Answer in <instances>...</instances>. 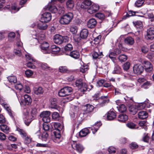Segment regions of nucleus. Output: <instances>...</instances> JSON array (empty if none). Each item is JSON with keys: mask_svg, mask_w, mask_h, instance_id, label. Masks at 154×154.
<instances>
[{"mask_svg": "<svg viewBox=\"0 0 154 154\" xmlns=\"http://www.w3.org/2000/svg\"><path fill=\"white\" fill-rule=\"evenodd\" d=\"M75 85L76 87L80 88L81 92L83 93L86 91H89L93 87V86L91 85L88 86L87 84L83 82L81 79H79L76 81Z\"/></svg>", "mask_w": 154, "mask_h": 154, "instance_id": "obj_1", "label": "nucleus"}, {"mask_svg": "<svg viewBox=\"0 0 154 154\" xmlns=\"http://www.w3.org/2000/svg\"><path fill=\"white\" fill-rule=\"evenodd\" d=\"M73 18L72 13L69 12L61 16L59 20L60 23L66 25L69 24L71 22Z\"/></svg>", "mask_w": 154, "mask_h": 154, "instance_id": "obj_2", "label": "nucleus"}, {"mask_svg": "<svg viewBox=\"0 0 154 154\" xmlns=\"http://www.w3.org/2000/svg\"><path fill=\"white\" fill-rule=\"evenodd\" d=\"M54 42L57 44H61L63 42H66L69 40V38L67 36H62L61 35L56 34L54 37Z\"/></svg>", "mask_w": 154, "mask_h": 154, "instance_id": "obj_3", "label": "nucleus"}, {"mask_svg": "<svg viewBox=\"0 0 154 154\" xmlns=\"http://www.w3.org/2000/svg\"><path fill=\"white\" fill-rule=\"evenodd\" d=\"M72 92V87L67 86L61 89L58 92V95L60 97H65L71 94Z\"/></svg>", "mask_w": 154, "mask_h": 154, "instance_id": "obj_4", "label": "nucleus"}, {"mask_svg": "<svg viewBox=\"0 0 154 154\" xmlns=\"http://www.w3.org/2000/svg\"><path fill=\"white\" fill-rule=\"evenodd\" d=\"M50 112L48 111H44L40 114V117L44 123H48L50 121Z\"/></svg>", "mask_w": 154, "mask_h": 154, "instance_id": "obj_5", "label": "nucleus"}, {"mask_svg": "<svg viewBox=\"0 0 154 154\" xmlns=\"http://www.w3.org/2000/svg\"><path fill=\"white\" fill-rule=\"evenodd\" d=\"M20 134L23 139L24 143L26 144L29 143L31 141V139L30 137L27 136L26 133L23 130L19 129L18 130Z\"/></svg>", "mask_w": 154, "mask_h": 154, "instance_id": "obj_6", "label": "nucleus"}, {"mask_svg": "<svg viewBox=\"0 0 154 154\" xmlns=\"http://www.w3.org/2000/svg\"><path fill=\"white\" fill-rule=\"evenodd\" d=\"M49 47V44L46 42H43L40 46L41 51L45 54H50Z\"/></svg>", "mask_w": 154, "mask_h": 154, "instance_id": "obj_7", "label": "nucleus"}, {"mask_svg": "<svg viewBox=\"0 0 154 154\" xmlns=\"http://www.w3.org/2000/svg\"><path fill=\"white\" fill-rule=\"evenodd\" d=\"M99 101L100 102L97 105L98 107H101L104 106L109 102V99L108 96H101L99 98Z\"/></svg>", "mask_w": 154, "mask_h": 154, "instance_id": "obj_8", "label": "nucleus"}, {"mask_svg": "<svg viewBox=\"0 0 154 154\" xmlns=\"http://www.w3.org/2000/svg\"><path fill=\"white\" fill-rule=\"evenodd\" d=\"M51 19V15L50 13L45 12L42 15L41 20L44 23H47Z\"/></svg>", "mask_w": 154, "mask_h": 154, "instance_id": "obj_9", "label": "nucleus"}, {"mask_svg": "<svg viewBox=\"0 0 154 154\" xmlns=\"http://www.w3.org/2000/svg\"><path fill=\"white\" fill-rule=\"evenodd\" d=\"M24 100L21 101L20 104L21 103L24 105H29L31 104L32 101V99L30 96L27 94H25L24 95Z\"/></svg>", "mask_w": 154, "mask_h": 154, "instance_id": "obj_10", "label": "nucleus"}, {"mask_svg": "<svg viewBox=\"0 0 154 154\" xmlns=\"http://www.w3.org/2000/svg\"><path fill=\"white\" fill-rule=\"evenodd\" d=\"M133 71L136 74H140L143 71V67L141 65L138 64L135 65L133 68Z\"/></svg>", "mask_w": 154, "mask_h": 154, "instance_id": "obj_11", "label": "nucleus"}, {"mask_svg": "<svg viewBox=\"0 0 154 154\" xmlns=\"http://www.w3.org/2000/svg\"><path fill=\"white\" fill-rule=\"evenodd\" d=\"M16 45L18 47V49H15L14 52L15 54L20 56L21 54V50L23 48L22 47L23 43L19 39H18L17 41Z\"/></svg>", "mask_w": 154, "mask_h": 154, "instance_id": "obj_12", "label": "nucleus"}, {"mask_svg": "<svg viewBox=\"0 0 154 154\" xmlns=\"http://www.w3.org/2000/svg\"><path fill=\"white\" fill-rule=\"evenodd\" d=\"M99 6L97 5L93 4L90 5L87 9V11L89 13L93 14L97 12L99 10Z\"/></svg>", "mask_w": 154, "mask_h": 154, "instance_id": "obj_13", "label": "nucleus"}, {"mask_svg": "<svg viewBox=\"0 0 154 154\" xmlns=\"http://www.w3.org/2000/svg\"><path fill=\"white\" fill-rule=\"evenodd\" d=\"M57 0H51V3L48 5V10L52 13H55L57 11V8L53 4H55Z\"/></svg>", "mask_w": 154, "mask_h": 154, "instance_id": "obj_14", "label": "nucleus"}, {"mask_svg": "<svg viewBox=\"0 0 154 154\" xmlns=\"http://www.w3.org/2000/svg\"><path fill=\"white\" fill-rule=\"evenodd\" d=\"M71 146L73 149L76 150L79 153H81L84 149V148L80 144L74 143L73 144L71 145Z\"/></svg>", "mask_w": 154, "mask_h": 154, "instance_id": "obj_15", "label": "nucleus"}, {"mask_svg": "<svg viewBox=\"0 0 154 154\" xmlns=\"http://www.w3.org/2000/svg\"><path fill=\"white\" fill-rule=\"evenodd\" d=\"M91 5V2L90 0H85L81 3L80 7L83 9H87Z\"/></svg>", "mask_w": 154, "mask_h": 154, "instance_id": "obj_16", "label": "nucleus"}, {"mask_svg": "<svg viewBox=\"0 0 154 154\" xmlns=\"http://www.w3.org/2000/svg\"><path fill=\"white\" fill-rule=\"evenodd\" d=\"M101 125L102 123L100 122H97L92 127H89L88 128L92 130V133L94 134L97 131Z\"/></svg>", "mask_w": 154, "mask_h": 154, "instance_id": "obj_17", "label": "nucleus"}, {"mask_svg": "<svg viewBox=\"0 0 154 154\" xmlns=\"http://www.w3.org/2000/svg\"><path fill=\"white\" fill-rule=\"evenodd\" d=\"M97 22L95 19L94 18L90 19L87 22V26L90 28H93L96 25Z\"/></svg>", "mask_w": 154, "mask_h": 154, "instance_id": "obj_18", "label": "nucleus"}, {"mask_svg": "<svg viewBox=\"0 0 154 154\" xmlns=\"http://www.w3.org/2000/svg\"><path fill=\"white\" fill-rule=\"evenodd\" d=\"M60 50V48L56 45H53L51 46L50 49H49L50 51V54H56L58 53Z\"/></svg>", "mask_w": 154, "mask_h": 154, "instance_id": "obj_19", "label": "nucleus"}, {"mask_svg": "<svg viewBox=\"0 0 154 154\" xmlns=\"http://www.w3.org/2000/svg\"><path fill=\"white\" fill-rule=\"evenodd\" d=\"M88 35V31L86 29H82L80 32V35L82 39H86Z\"/></svg>", "mask_w": 154, "mask_h": 154, "instance_id": "obj_20", "label": "nucleus"}, {"mask_svg": "<svg viewBox=\"0 0 154 154\" xmlns=\"http://www.w3.org/2000/svg\"><path fill=\"white\" fill-rule=\"evenodd\" d=\"M67 55H69L75 59L79 58L80 57V54L79 52L77 50H74L72 51L69 54H66Z\"/></svg>", "mask_w": 154, "mask_h": 154, "instance_id": "obj_21", "label": "nucleus"}, {"mask_svg": "<svg viewBox=\"0 0 154 154\" xmlns=\"http://www.w3.org/2000/svg\"><path fill=\"white\" fill-rule=\"evenodd\" d=\"M148 39L152 40L154 38V28H150L148 29L147 33Z\"/></svg>", "mask_w": 154, "mask_h": 154, "instance_id": "obj_22", "label": "nucleus"}, {"mask_svg": "<svg viewBox=\"0 0 154 154\" xmlns=\"http://www.w3.org/2000/svg\"><path fill=\"white\" fill-rule=\"evenodd\" d=\"M94 108V106L91 105L87 104L84 106V110L85 113H89L92 112Z\"/></svg>", "mask_w": 154, "mask_h": 154, "instance_id": "obj_23", "label": "nucleus"}, {"mask_svg": "<svg viewBox=\"0 0 154 154\" xmlns=\"http://www.w3.org/2000/svg\"><path fill=\"white\" fill-rule=\"evenodd\" d=\"M138 117L140 119H144L148 116V114L145 111H141L138 112Z\"/></svg>", "mask_w": 154, "mask_h": 154, "instance_id": "obj_24", "label": "nucleus"}, {"mask_svg": "<svg viewBox=\"0 0 154 154\" xmlns=\"http://www.w3.org/2000/svg\"><path fill=\"white\" fill-rule=\"evenodd\" d=\"M128 119V116L124 113L119 115L118 118V120L122 122H125Z\"/></svg>", "mask_w": 154, "mask_h": 154, "instance_id": "obj_25", "label": "nucleus"}, {"mask_svg": "<svg viewBox=\"0 0 154 154\" xmlns=\"http://www.w3.org/2000/svg\"><path fill=\"white\" fill-rule=\"evenodd\" d=\"M51 108L57 109L58 106L57 105V99L55 98H52L51 99Z\"/></svg>", "mask_w": 154, "mask_h": 154, "instance_id": "obj_26", "label": "nucleus"}, {"mask_svg": "<svg viewBox=\"0 0 154 154\" xmlns=\"http://www.w3.org/2000/svg\"><path fill=\"white\" fill-rule=\"evenodd\" d=\"M44 22H42L41 20L40 22L38 24L37 26L38 29L40 30H44L46 29L48 27V26L45 23H43Z\"/></svg>", "mask_w": 154, "mask_h": 154, "instance_id": "obj_27", "label": "nucleus"}, {"mask_svg": "<svg viewBox=\"0 0 154 154\" xmlns=\"http://www.w3.org/2000/svg\"><path fill=\"white\" fill-rule=\"evenodd\" d=\"M144 67L145 70L146 72H150L152 70L153 68L152 65L149 62H146L145 63Z\"/></svg>", "mask_w": 154, "mask_h": 154, "instance_id": "obj_28", "label": "nucleus"}, {"mask_svg": "<svg viewBox=\"0 0 154 154\" xmlns=\"http://www.w3.org/2000/svg\"><path fill=\"white\" fill-rule=\"evenodd\" d=\"M89 133V130L87 128L82 129L79 132V135L81 137H84Z\"/></svg>", "mask_w": 154, "mask_h": 154, "instance_id": "obj_29", "label": "nucleus"}, {"mask_svg": "<svg viewBox=\"0 0 154 154\" xmlns=\"http://www.w3.org/2000/svg\"><path fill=\"white\" fill-rule=\"evenodd\" d=\"M116 116V113L112 111H109L108 112L107 116L108 120H111L114 119Z\"/></svg>", "mask_w": 154, "mask_h": 154, "instance_id": "obj_30", "label": "nucleus"}, {"mask_svg": "<svg viewBox=\"0 0 154 154\" xmlns=\"http://www.w3.org/2000/svg\"><path fill=\"white\" fill-rule=\"evenodd\" d=\"M125 43L129 45H132L134 43L133 38L131 37H128L126 38L124 40Z\"/></svg>", "mask_w": 154, "mask_h": 154, "instance_id": "obj_31", "label": "nucleus"}, {"mask_svg": "<svg viewBox=\"0 0 154 154\" xmlns=\"http://www.w3.org/2000/svg\"><path fill=\"white\" fill-rule=\"evenodd\" d=\"M122 72V69L117 64H115L114 69L112 71L113 74H120Z\"/></svg>", "mask_w": 154, "mask_h": 154, "instance_id": "obj_32", "label": "nucleus"}, {"mask_svg": "<svg viewBox=\"0 0 154 154\" xmlns=\"http://www.w3.org/2000/svg\"><path fill=\"white\" fill-rule=\"evenodd\" d=\"M48 137V133L46 131H44L39 137V138L41 139L43 141H46Z\"/></svg>", "mask_w": 154, "mask_h": 154, "instance_id": "obj_33", "label": "nucleus"}, {"mask_svg": "<svg viewBox=\"0 0 154 154\" xmlns=\"http://www.w3.org/2000/svg\"><path fill=\"white\" fill-rule=\"evenodd\" d=\"M34 91L35 94L36 95L42 94L44 91L43 88L41 87L35 88L34 89Z\"/></svg>", "mask_w": 154, "mask_h": 154, "instance_id": "obj_34", "label": "nucleus"}, {"mask_svg": "<svg viewBox=\"0 0 154 154\" xmlns=\"http://www.w3.org/2000/svg\"><path fill=\"white\" fill-rule=\"evenodd\" d=\"M117 108L119 111L121 113H125L126 111L127 108L125 105L123 104H121L117 106Z\"/></svg>", "mask_w": 154, "mask_h": 154, "instance_id": "obj_35", "label": "nucleus"}, {"mask_svg": "<svg viewBox=\"0 0 154 154\" xmlns=\"http://www.w3.org/2000/svg\"><path fill=\"white\" fill-rule=\"evenodd\" d=\"M88 69V66L86 64L83 63V64L80 67L79 70L81 72L85 73L87 71Z\"/></svg>", "mask_w": 154, "mask_h": 154, "instance_id": "obj_36", "label": "nucleus"}, {"mask_svg": "<svg viewBox=\"0 0 154 154\" xmlns=\"http://www.w3.org/2000/svg\"><path fill=\"white\" fill-rule=\"evenodd\" d=\"M129 110L131 114L135 115L138 111L137 107L134 106H131L129 108Z\"/></svg>", "mask_w": 154, "mask_h": 154, "instance_id": "obj_37", "label": "nucleus"}, {"mask_svg": "<svg viewBox=\"0 0 154 154\" xmlns=\"http://www.w3.org/2000/svg\"><path fill=\"white\" fill-rule=\"evenodd\" d=\"M7 79L9 82L11 84H14L17 82V78L14 76H9L7 77Z\"/></svg>", "mask_w": 154, "mask_h": 154, "instance_id": "obj_38", "label": "nucleus"}, {"mask_svg": "<svg viewBox=\"0 0 154 154\" xmlns=\"http://www.w3.org/2000/svg\"><path fill=\"white\" fill-rule=\"evenodd\" d=\"M1 131L6 133H8L9 130V128L6 125L4 124L1 125L0 126Z\"/></svg>", "mask_w": 154, "mask_h": 154, "instance_id": "obj_39", "label": "nucleus"}, {"mask_svg": "<svg viewBox=\"0 0 154 154\" xmlns=\"http://www.w3.org/2000/svg\"><path fill=\"white\" fill-rule=\"evenodd\" d=\"M103 55L102 52H100L99 54L96 52H94L92 54V57L93 59H96L97 58H100L102 57Z\"/></svg>", "mask_w": 154, "mask_h": 154, "instance_id": "obj_40", "label": "nucleus"}, {"mask_svg": "<svg viewBox=\"0 0 154 154\" xmlns=\"http://www.w3.org/2000/svg\"><path fill=\"white\" fill-rule=\"evenodd\" d=\"M68 70L67 67L66 66H60L58 68V71L61 73L67 72Z\"/></svg>", "mask_w": 154, "mask_h": 154, "instance_id": "obj_41", "label": "nucleus"}, {"mask_svg": "<svg viewBox=\"0 0 154 154\" xmlns=\"http://www.w3.org/2000/svg\"><path fill=\"white\" fill-rule=\"evenodd\" d=\"M40 66L42 69L44 70H51V68L47 64L45 63H41V64Z\"/></svg>", "mask_w": 154, "mask_h": 154, "instance_id": "obj_42", "label": "nucleus"}, {"mask_svg": "<svg viewBox=\"0 0 154 154\" xmlns=\"http://www.w3.org/2000/svg\"><path fill=\"white\" fill-rule=\"evenodd\" d=\"M70 31L72 34H76L78 31L77 27L75 26H72L70 28Z\"/></svg>", "mask_w": 154, "mask_h": 154, "instance_id": "obj_43", "label": "nucleus"}, {"mask_svg": "<svg viewBox=\"0 0 154 154\" xmlns=\"http://www.w3.org/2000/svg\"><path fill=\"white\" fill-rule=\"evenodd\" d=\"M54 134L56 139H59L61 137L60 130L58 128L56 131H54Z\"/></svg>", "mask_w": 154, "mask_h": 154, "instance_id": "obj_44", "label": "nucleus"}, {"mask_svg": "<svg viewBox=\"0 0 154 154\" xmlns=\"http://www.w3.org/2000/svg\"><path fill=\"white\" fill-rule=\"evenodd\" d=\"M116 55L115 54L114 52H112L110 50L108 57L112 61H114L116 60L115 56Z\"/></svg>", "mask_w": 154, "mask_h": 154, "instance_id": "obj_45", "label": "nucleus"}, {"mask_svg": "<svg viewBox=\"0 0 154 154\" xmlns=\"http://www.w3.org/2000/svg\"><path fill=\"white\" fill-rule=\"evenodd\" d=\"M66 5L68 8H72L74 6L73 1L71 0H68L66 3Z\"/></svg>", "mask_w": 154, "mask_h": 154, "instance_id": "obj_46", "label": "nucleus"}, {"mask_svg": "<svg viewBox=\"0 0 154 154\" xmlns=\"http://www.w3.org/2000/svg\"><path fill=\"white\" fill-rule=\"evenodd\" d=\"M127 59V57L125 54L121 55L119 57V60L121 62L125 61Z\"/></svg>", "mask_w": 154, "mask_h": 154, "instance_id": "obj_47", "label": "nucleus"}, {"mask_svg": "<svg viewBox=\"0 0 154 154\" xmlns=\"http://www.w3.org/2000/svg\"><path fill=\"white\" fill-rule=\"evenodd\" d=\"M133 23L135 26L138 28H141L142 27V23L140 21H138L134 22Z\"/></svg>", "mask_w": 154, "mask_h": 154, "instance_id": "obj_48", "label": "nucleus"}, {"mask_svg": "<svg viewBox=\"0 0 154 154\" xmlns=\"http://www.w3.org/2000/svg\"><path fill=\"white\" fill-rule=\"evenodd\" d=\"M73 47L70 44H68L64 48V49L65 51H71L72 50Z\"/></svg>", "mask_w": 154, "mask_h": 154, "instance_id": "obj_49", "label": "nucleus"}, {"mask_svg": "<svg viewBox=\"0 0 154 154\" xmlns=\"http://www.w3.org/2000/svg\"><path fill=\"white\" fill-rule=\"evenodd\" d=\"M95 16L100 20H103L104 19L105 16L104 14L101 13H98L96 14Z\"/></svg>", "mask_w": 154, "mask_h": 154, "instance_id": "obj_50", "label": "nucleus"}, {"mask_svg": "<svg viewBox=\"0 0 154 154\" xmlns=\"http://www.w3.org/2000/svg\"><path fill=\"white\" fill-rule=\"evenodd\" d=\"M149 139L148 134L144 133L143 137L142 140L145 142L148 143Z\"/></svg>", "mask_w": 154, "mask_h": 154, "instance_id": "obj_51", "label": "nucleus"}, {"mask_svg": "<svg viewBox=\"0 0 154 154\" xmlns=\"http://www.w3.org/2000/svg\"><path fill=\"white\" fill-rule=\"evenodd\" d=\"M101 38V36L100 35H99L95 38L93 40V41L94 42V43L95 44H99L100 42Z\"/></svg>", "mask_w": 154, "mask_h": 154, "instance_id": "obj_52", "label": "nucleus"}, {"mask_svg": "<svg viewBox=\"0 0 154 154\" xmlns=\"http://www.w3.org/2000/svg\"><path fill=\"white\" fill-rule=\"evenodd\" d=\"M144 0H137L135 3V5L137 7H139L142 6L144 3Z\"/></svg>", "mask_w": 154, "mask_h": 154, "instance_id": "obj_53", "label": "nucleus"}, {"mask_svg": "<svg viewBox=\"0 0 154 154\" xmlns=\"http://www.w3.org/2000/svg\"><path fill=\"white\" fill-rule=\"evenodd\" d=\"M15 88L17 90H18L20 91H22L23 90V89L22 85L20 83H17L15 85Z\"/></svg>", "mask_w": 154, "mask_h": 154, "instance_id": "obj_54", "label": "nucleus"}, {"mask_svg": "<svg viewBox=\"0 0 154 154\" xmlns=\"http://www.w3.org/2000/svg\"><path fill=\"white\" fill-rule=\"evenodd\" d=\"M151 85L150 83L149 82L146 81L144 82L142 85L141 87L144 89L148 88L149 86Z\"/></svg>", "mask_w": 154, "mask_h": 154, "instance_id": "obj_55", "label": "nucleus"}, {"mask_svg": "<svg viewBox=\"0 0 154 154\" xmlns=\"http://www.w3.org/2000/svg\"><path fill=\"white\" fill-rule=\"evenodd\" d=\"M130 63L128 62L125 63L123 65L124 70L126 71L128 70L130 68Z\"/></svg>", "mask_w": 154, "mask_h": 154, "instance_id": "obj_56", "label": "nucleus"}, {"mask_svg": "<svg viewBox=\"0 0 154 154\" xmlns=\"http://www.w3.org/2000/svg\"><path fill=\"white\" fill-rule=\"evenodd\" d=\"M36 39L38 40L39 43H40L41 41L44 38V35L43 34H39L38 36H36Z\"/></svg>", "mask_w": 154, "mask_h": 154, "instance_id": "obj_57", "label": "nucleus"}, {"mask_svg": "<svg viewBox=\"0 0 154 154\" xmlns=\"http://www.w3.org/2000/svg\"><path fill=\"white\" fill-rule=\"evenodd\" d=\"M31 61L27 63V66L31 69H35V68L36 67L34 65V63L32 62Z\"/></svg>", "mask_w": 154, "mask_h": 154, "instance_id": "obj_58", "label": "nucleus"}, {"mask_svg": "<svg viewBox=\"0 0 154 154\" xmlns=\"http://www.w3.org/2000/svg\"><path fill=\"white\" fill-rule=\"evenodd\" d=\"M100 95V93L99 91L97 92L93 96V100L95 101H96L98 100H99L100 97H99Z\"/></svg>", "mask_w": 154, "mask_h": 154, "instance_id": "obj_59", "label": "nucleus"}, {"mask_svg": "<svg viewBox=\"0 0 154 154\" xmlns=\"http://www.w3.org/2000/svg\"><path fill=\"white\" fill-rule=\"evenodd\" d=\"M25 74L27 77H30L33 74V72L31 70H27L25 72Z\"/></svg>", "mask_w": 154, "mask_h": 154, "instance_id": "obj_60", "label": "nucleus"}, {"mask_svg": "<svg viewBox=\"0 0 154 154\" xmlns=\"http://www.w3.org/2000/svg\"><path fill=\"white\" fill-rule=\"evenodd\" d=\"M74 41L78 43H80L81 42L82 39L80 37V36L78 35H75L74 37Z\"/></svg>", "mask_w": 154, "mask_h": 154, "instance_id": "obj_61", "label": "nucleus"}, {"mask_svg": "<svg viewBox=\"0 0 154 154\" xmlns=\"http://www.w3.org/2000/svg\"><path fill=\"white\" fill-rule=\"evenodd\" d=\"M138 147V145L135 142H132L130 145V148L132 149H135Z\"/></svg>", "mask_w": 154, "mask_h": 154, "instance_id": "obj_62", "label": "nucleus"}, {"mask_svg": "<svg viewBox=\"0 0 154 154\" xmlns=\"http://www.w3.org/2000/svg\"><path fill=\"white\" fill-rule=\"evenodd\" d=\"M103 86L104 87L107 88L109 90H111L113 88V86L110 83H105Z\"/></svg>", "mask_w": 154, "mask_h": 154, "instance_id": "obj_63", "label": "nucleus"}, {"mask_svg": "<svg viewBox=\"0 0 154 154\" xmlns=\"http://www.w3.org/2000/svg\"><path fill=\"white\" fill-rule=\"evenodd\" d=\"M48 123H44L43 125V129L45 131H46L49 130V126Z\"/></svg>", "mask_w": 154, "mask_h": 154, "instance_id": "obj_64", "label": "nucleus"}]
</instances>
